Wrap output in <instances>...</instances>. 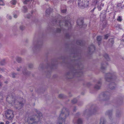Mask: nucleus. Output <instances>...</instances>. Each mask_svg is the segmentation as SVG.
<instances>
[{
    "instance_id": "nucleus-1",
    "label": "nucleus",
    "mask_w": 124,
    "mask_h": 124,
    "mask_svg": "<svg viewBox=\"0 0 124 124\" xmlns=\"http://www.w3.org/2000/svg\"><path fill=\"white\" fill-rule=\"evenodd\" d=\"M37 116L33 115L28 118L27 121L28 123L32 124L38 122L39 121L40 119L42 117V113L38 111H37Z\"/></svg>"
},
{
    "instance_id": "nucleus-2",
    "label": "nucleus",
    "mask_w": 124,
    "mask_h": 124,
    "mask_svg": "<svg viewBox=\"0 0 124 124\" xmlns=\"http://www.w3.org/2000/svg\"><path fill=\"white\" fill-rule=\"evenodd\" d=\"M68 112L64 108H63L58 118L57 124H62L64 121L66 116L69 115Z\"/></svg>"
},
{
    "instance_id": "nucleus-3",
    "label": "nucleus",
    "mask_w": 124,
    "mask_h": 124,
    "mask_svg": "<svg viewBox=\"0 0 124 124\" xmlns=\"http://www.w3.org/2000/svg\"><path fill=\"white\" fill-rule=\"evenodd\" d=\"M10 97L12 100V102L9 101V103H11L13 106L15 107L16 108L19 109L23 107V104L22 102H18L15 100L14 97H12L11 98V97Z\"/></svg>"
},
{
    "instance_id": "nucleus-4",
    "label": "nucleus",
    "mask_w": 124,
    "mask_h": 124,
    "mask_svg": "<svg viewBox=\"0 0 124 124\" xmlns=\"http://www.w3.org/2000/svg\"><path fill=\"white\" fill-rule=\"evenodd\" d=\"M78 4L79 5L83 7H86L89 4V1L88 0H78Z\"/></svg>"
},
{
    "instance_id": "nucleus-5",
    "label": "nucleus",
    "mask_w": 124,
    "mask_h": 124,
    "mask_svg": "<svg viewBox=\"0 0 124 124\" xmlns=\"http://www.w3.org/2000/svg\"><path fill=\"white\" fill-rule=\"evenodd\" d=\"M5 115L7 118L11 119L14 116L13 111L10 109L8 110L5 112Z\"/></svg>"
},
{
    "instance_id": "nucleus-6",
    "label": "nucleus",
    "mask_w": 124,
    "mask_h": 124,
    "mask_svg": "<svg viewBox=\"0 0 124 124\" xmlns=\"http://www.w3.org/2000/svg\"><path fill=\"white\" fill-rule=\"evenodd\" d=\"M74 120L73 122L74 123H76V124H82V121L81 119H79L77 121V122H76Z\"/></svg>"
},
{
    "instance_id": "nucleus-7",
    "label": "nucleus",
    "mask_w": 124,
    "mask_h": 124,
    "mask_svg": "<svg viewBox=\"0 0 124 124\" xmlns=\"http://www.w3.org/2000/svg\"><path fill=\"white\" fill-rule=\"evenodd\" d=\"M95 2L96 4L98 5H101L102 6H103L104 5V4L101 3V1L100 0H95Z\"/></svg>"
},
{
    "instance_id": "nucleus-8",
    "label": "nucleus",
    "mask_w": 124,
    "mask_h": 124,
    "mask_svg": "<svg viewBox=\"0 0 124 124\" xmlns=\"http://www.w3.org/2000/svg\"><path fill=\"white\" fill-rule=\"evenodd\" d=\"M77 23L78 25L80 26L83 25V22L82 20H80L79 19H78L77 20Z\"/></svg>"
},
{
    "instance_id": "nucleus-9",
    "label": "nucleus",
    "mask_w": 124,
    "mask_h": 124,
    "mask_svg": "<svg viewBox=\"0 0 124 124\" xmlns=\"http://www.w3.org/2000/svg\"><path fill=\"white\" fill-rule=\"evenodd\" d=\"M51 11L52 9L50 8H49L47 9L46 11V15H47V16L49 15L50 14V13L51 12Z\"/></svg>"
},
{
    "instance_id": "nucleus-10",
    "label": "nucleus",
    "mask_w": 124,
    "mask_h": 124,
    "mask_svg": "<svg viewBox=\"0 0 124 124\" xmlns=\"http://www.w3.org/2000/svg\"><path fill=\"white\" fill-rule=\"evenodd\" d=\"M98 84L99 85H96L95 87V88L97 89H99L101 87V81L99 82L98 83Z\"/></svg>"
},
{
    "instance_id": "nucleus-11",
    "label": "nucleus",
    "mask_w": 124,
    "mask_h": 124,
    "mask_svg": "<svg viewBox=\"0 0 124 124\" xmlns=\"http://www.w3.org/2000/svg\"><path fill=\"white\" fill-rule=\"evenodd\" d=\"M107 65V64L105 63L104 64H101V68L102 69H104L106 67V66Z\"/></svg>"
},
{
    "instance_id": "nucleus-12",
    "label": "nucleus",
    "mask_w": 124,
    "mask_h": 124,
    "mask_svg": "<svg viewBox=\"0 0 124 124\" xmlns=\"http://www.w3.org/2000/svg\"><path fill=\"white\" fill-rule=\"evenodd\" d=\"M102 39V37L101 36H97V41H98V44L99 45H100V44H99V42H100L101 41V40Z\"/></svg>"
},
{
    "instance_id": "nucleus-13",
    "label": "nucleus",
    "mask_w": 124,
    "mask_h": 124,
    "mask_svg": "<svg viewBox=\"0 0 124 124\" xmlns=\"http://www.w3.org/2000/svg\"><path fill=\"white\" fill-rule=\"evenodd\" d=\"M65 25L66 26L68 25V26L69 27V28H70V27L71 26L70 23L68 21L66 22H65Z\"/></svg>"
},
{
    "instance_id": "nucleus-14",
    "label": "nucleus",
    "mask_w": 124,
    "mask_h": 124,
    "mask_svg": "<svg viewBox=\"0 0 124 124\" xmlns=\"http://www.w3.org/2000/svg\"><path fill=\"white\" fill-rule=\"evenodd\" d=\"M90 51H91L92 50H94L95 48L93 45H92L90 47H89Z\"/></svg>"
},
{
    "instance_id": "nucleus-15",
    "label": "nucleus",
    "mask_w": 124,
    "mask_h": 124,
    "mask_svg": "<svg viewBox=\"0 0 124 124\" xmlns=\"http://www.w3.org/2000/svg\"><path fill=\"white\" fill-rule=\"evenodd\" d=\"M105 122L104 119L101 118L100 119V124H104Z\"/></svg>"
},
{
    "instance_id": "nucleus-16",
    "label": "nucleus",
    "mask_w": 124,
    "mask_h": 124,
    "mask_svg": "<svg viewBox=\"0 0 124 124\" xmlns=\"http://www.w3.org/2000/svg\"><path fill=\"white\" fill-rule=\"evenodd\" d=\"M122 18L120 16H119L117 19V21L119 22H121L122 21Z\"/></svg>"
},
{
    "instance_id": "nucleus-17",
    "label": "nucleus",
    "mask_w": 124,
    "mask_h": 124,
    "mask_svg": "<svg viewBox=\"0 0 124 124\" xmlns=\"http://www.w3.org/2000/svg\"><path fill=\"white\" fill-rule=\"evenodd\" d=\"M21 58L19 57H17L16 58V61L18 62H20L22 61Z\"/></svg>"
},
{
    "instance_id": "nucleus-18",
    "label": "nucleus",
    "mask_w": 124,
    "mask_h": 124,
    "mask_svg": "<svg viewBox=\"0 0 124 124\" xmlns=\"http://www.w3.org/2000/svg\"><path fill=\"white\" fill-rule=\"evenodd\" d=\"M104 57L107 60H109L108 55L107 54H104Z\"/></svg>"
},
{
    "instance_id": "nucleus-19",
    "label": "nucleus",
    "mask_w": 124,
    "mask_h": 124,
    "mask_svg": "<svg viewBox=\"0 0 124 124\" xmlns=\"http://www.w3.org/2000/svg\"><path fill=\"white\" fill-rule=\"evenodd\" d=\"M11 4L13 5H15L16 4V1L15 0H12L11 1Z\"/></svg>"
},
{
    "instance_id": "nucleus-20",
    "label": "nucleus",
    "mask_w": 124,
    "mask_h": 124,
    "mask_svg": "<svg viewBox=\"0 0 124 124\" xmlns=\"http://www.w3.org/2000/svg\"><path fill=\"white\" fill-rule=\"evenodd\" d=\"M5 60L3 59V60H2V61H1L0 62V63L1 64V65H3L5 63Z\"/></svg>"
},
{
    "instance_id": "nucleus-21",
    "label": "nucleus",
    "mask_w": 124,
    "mask_h": 124,
    "mask_svg": "<svg viewBox=\"0 0 124 124\" xmlns=\"http://www.w3.org/2000/svg\"><path fill=\"white\" fill-rule=\"evenodd\" d=\"M30 1V0H23V2L25 4H27Z\"/></svg>"
},
{
    "instance_id": "nucleus-22",
    "label": "nucleus",
    "mask_w": 124,
    "mask_h": 124,
    "mask_svg": "<svg viewBox=\"0 0 124 124\" xmlns=\"http://www.w3.org/2000/svg\"><path fill=\"white\" fill-rule=\"evenodd\" d=\"M77 102V100L75 99L72 101V102L73 103H76Z\"/></svg>"
},
{
    "instance_id": "nucleus-23",
    "label": "nucleus",
    "mask_w": 124,
    "mask_h": 124,
    "mask_svg": "<svg viewBox=\"0 0 124 124\" xmlns=\"http://www.w3.org/2000/svg\"><path fill=\"white\" fill-rule=\"evenodd\" d=\"M23 11L24 12H26L27 11V8L26 7L24 6L23 7Z\"/></svg>"
},
{
    "instance_id": "nucleus-24",
    "label": "nucleus",
    "mask_w": 124,
    "mask_h": 124,
    "mask_svg": "<svg viewBox=\"0 0 124 124\" xmlns=\"http://www.w3.org/2000/svg\"><path fill=\"white\" fill-rule=\"evenodd\" d=\"M3 0H0V5H4Z\"/></svg>"
},
{
    "instance_id": "nucleus-25",
    "label": "nucleus",
    "mask_w": 124,
    "mask_h": 124,
    "mask_svg": "<svg viewBox=\"0 0 124 124\" xmlns=\"http://www.w3.org/2000/svg\"><path fill=\"white\" fill-rule=\"evenodd\" d=\"M16 74L14 73H13L11 75V76L13 78H15L16 77Z\"/></svg>"
},
{
    "instance_id": "nucleus-26",
    "label": "nucleus",
    "mask_w": 124,
    "mask_h": 124,
    "mask_svg": "<svg viewBox=\"0 0 124 124\" xmlns=\"http://www.w3.org/2000/svg\"><path fill=\"white\" fill-rule=\"evenodd\" d=\"M98 5V7H97V8L98 9V10L99 11H100L101 10V6H101V5Z\"/></svg>"
},
{
    "instance_id": "nucleus-27",
    "label": "nucleus",
    "mask_w": 124,
    "mask_h": 124,
    "mask_svg": "<svg viewBox=\"0 0 124 124\" xmlns=\"http://www.w3.org/2000/svg\"><path fill=\"white\" fill-rule=\"evenodd\" d=\"M109 36L108 34H107L105 35L104 39H108V37Z\"/></svg>"
},
{
    "instance_id": "nucleus-28",
    "label": "nucleus",
    "mask_w": 124,
    "mask_h": 124,
    "mask_svg": "<svg viewBox=\"0 0 124 124\" xmlns=\"http://www.w3.org/2000/svg\"><path fill=\"white\" fill-rule=\"evenodd\" d=\"M113 84H110L109 85V87H110V88L111 89H113L115 88V86H113V87H112L111 86H112Z\"/></svg>"
},
{
    "instance_id": "nucleus-29",
    "label": "nucleus",
    "mask_w": 124,
    "mask_h": 124,
    "mask_svg": "<svg viewBox=\"0 0 124 124\" xmlns=\"http://www.w3.org/2000/svg\"><path fill=\"white\" fill-rule=\"evenodd\" d=\"M61 11V12L62 13H65L66 12V9H64L62 10Z\"/></svg>"
},
{
    "instance_id": "nucleus-30",
    "label": "nucleus",
    "mask_w": 124,
    "mask_h": 124,
    "mask_svg": "<svg viewBox=\"0 0 124 124\" xmlns=\"http://www.w3.org/2000/svg\"><path fill=\"white\" fill-rule=\"evenodd\" d=\"M61 29H57V32H59L61 31Z\"/></svg>"
},
{
    "instance_id": "nucleus-31",
    "label": "nucleus",
    "mask_w": 124,
    "mask_h": 124,
    "mask_svg": "<svg viewBox=\"0 0 124 124\" xmlns=\"http://www.w3.org/2000/svg\"><path fill=\"white\" fill-rule=\"evenodd\" d=\"M20 29H21L22 30H23V29L24 28V27L23 26H21L20 27Z\"/></svg>"
},
{
    "instance_id": "nucleus-32",
    "label": "nucleus",
    "mask_w": 124,
    "mask_h": 124,
    "mask_svg": "<svg viewBox=\"0 0 124 124\" xmlns=\"http://www.w3.org/2000/svg\"><path fill=\"white\" fill-rule=\"evenodd\" d=\"M59 96L60 98H62L63 97V95L62 94H60L59 95Z\"/></svg>"
},
{
    "instance_id": "nucleus-33",
    "label": "nucleus",
    "mask_w": 124,
    "mask_h": 124,
    "mask_svg": "<svg viewBox=\"0 0 124 124\" xmlns=\"http://www.w3.org/2000/svg\"><path fill=\"white\" fill-rule=\"evenodd\" d=\"M95 8H96V7H94L93 8V10H91V12H93L94 11V10L95 9Z\"/></svg>"
},
{
    "instance_id": "nucleus-34",
    "label": "nucleus",
    "mask_w": 124,
    "mask_h": 124,
    "mask_svg": "<svg viewBox=\"0 0 124 124\" xmlns=\"http://www.w3.org/2000/svg\"><path fill=\"white\" fill-rule=\"evenodd\" d=\"M7 17L8 18H9V19H11V17L10 15H8L7 16Z\"/></svg>"
},
{
    "instance_id": "nucleus-35",
    "label": "nucleus",
    "mask_w": 124,
    "mask_h": 124,
    "mask_svg": "<svg viewBox=\"0 0 124 124\" xmlns=\"http://www.w3.org/2000/svg\"><path fill=\"white\" fill-rule=\"evenodd\" d=\"M17 17V16L16 15H14V17L15 18H16Z\"/></svg>"
},
{
    "instance_id": "nucleus-36",
    "label": "nucleus",
    "mask_w": 124,
    "mask_h": 124,
    "mask_svg": "<svg viewBox=\"0 0 124 124\" xmlns=\"http://www.w3.org/2000/svg\"><path fill=\"white\" fill-rule=\"evenodd\" d=\"M9 123L8 121H7L6 122V124H9Z\"/></svg>"
},
{
    "instance_id": "nucleus-37",
    "label": "nucleus",
    "mask_w": 124,
    "mask_h": 124,
    "mask_svg": "<svg viewBox=\"0 0 124 124\" xmlns=\"http://www.w3.org/2000/svg\"><path fill=\"white\" fill-rule=\"evenodd\" d=\"M124 8V5H123L121 7V8L122 9H123Z\"/></svg>"
},
{
    "instance_id": "nucleus-38",
    "label": "nucleus",
    "mask_w": 124,
    "mask_h": 124,
    "mask_svg": "<svg viewBox=\"0 0 124 124\" xmlns=\"http://www.w3.org/2000/svg\"><path fill=\"white\" fill-rule=\"evenodd\" d=\"M0 124H4L3 122H1L0 123Z\"/></svg>"
},
{
    "instance_id": "nucleus-39",
    "label": "nucleus",
    "mask_w": 124,
    "mask_h": 124,
    "mask_svg": "<svg viewBox=\"0 0 124 124\" xmlns=\"http://www.w3.org/2000/svg\"><path fill=\"white\" fill-rule=\"evenodd\" d=\"M111 42H112V43H113L114 42V41L113 40H112L111 41Z\"/></svg>"
},
{
    "instance_id": "nucleus-40",
    "label": "nucleus",
    "mask_w": 124,
    "mask_h": 124,
    "mask_svg": "<svg viewBox=\"0 0 124 124\" xmlns=\"http://www.w3.org/2000/svg\"><path fill=\"white\" fill-rule=\"evenodd\" d=\"M61 22H60V23H59V25H60V27H61Z\"/></svg>"
},
{
    "instance_id": "nucleus-41",
    "label": "nucleus",
    "mask_w": 124,
    "mask_h": 124,
    "mask_svg": "<svg viewBox=\"0 0 124 124\" xmlns=\"http://www.w3.org/2000/svg\"><path fill=\"white\" fill-rule=\"evenodd\" d=\"M2 84L0 82V86H1V85Z\"/></svg>"
},
{
    "instance_id": "nucleus-42",
    "label": "nucleus",
    "mask_w": 124,
    "mask_h": 124,
    "mask_svg": "<svg viewBox=\"0 0 124 124\" xmlns=\"http://www.w3.org/2000/svg\"><path fill=\"white\" fill-rule=\"evenodd\" d=\"M17 70L18 71H19L20 70L19 69H17Z\"/></svg>"
},
{
    "instance_id": "nucleus-43",
    "label": "nucleus",
    "mask_w": 124,
    "mask_h": 124,
    "mask_svg": "<svg viewBox=\"0 0 124 124\" xmlns=\"http://www.w3.org/2000/svg\"><path fill=\"white\" fill-rule=\"evenodd\" d=\"M23 73H24V74H26V73H25H25H24V72H23Z\"/></svg>"
},
{
    "instance_id": "nucleus-44",
    "label": "nucleus",
    "mask_w": 124,
    "mask_h": 124,
    "mask_svg": "<svg viewBox=\"0 0 124 124\" xmlns=\"http://www.w3.org/2000/svg\"><path fill=\"white\" fill-rule=\"evenodd\" d=\"M8 97L7 98V100H8Z\"/></svg>"
},
{
    "instance_id": "nucleus-45",
    "label": "nucleus",
    "mask_w": 124,
    "mask_h": 124,
    "mask_svg": "<svg viewBox=\"0 0 124 124\" xmlns=\"http://www.w3.org/2000/svg\"><path fill=\"white\" fill-rule=\"evenodd\" d=\"M108 115L109 114V112H108Z\"/></svg>"
},
{
    "instance_id": "nucleus-46",
    "label": "nucleus",
    "mask_w": 124,
    "mask_h": 124,
    "mask_svg": "<svg viewBox=\"0 0 124 124\" xmlns=\"http://www.w3.org/2000/svg\"><path fill=\"white\" fill-rule=\"evenodd\" d=\"M109 79H110V80H111V78H109Z\"/></svg>"
},
{
    "instance_id": "nucleus-47",
    "label": "nucleus",
    "mask_w": 124,
    "mask_h": 124,
    "mask_svg": "<svg viewBox=\"0 0 124 124\" xmlns=\"http://www.w3.org/2000/svg\"><path fill=\"white\" fill-rule=\"evenodd\" d=\"M106 80H107V81H108V79H107Z\"/></svg>"
},
{
    "instance_id": "nucleus-48",
    "label": "nucleus",
    "mask_w": 124,
    "mask_h": 124,
    "mask_svg": "<svg viewBox=\"0 0 124 124\" xmlns=\"http://www.w3.org/2000/svg\"><path fill=\"white\" fill-rule=\"evenodd\" d=\"M29 67H30V68H31V67H30V66H29Z\"/></svg>"
},
{
    "instance_id": "nucleus-49",
    "label": "nucleus",
    "mask_w": 124,
    "mask_h": 124,
    "mask_svg": "<svg viewBox=\"0 0 124 124\" xmlns=\"http://www.w3.org/2000/svg\"><path fill=\"white\" fill-rule=\"evenodd\" d=\"M1 77V76L0 75V78Z\"/></svg>"
},
{
    "instance_id": "nucleus-50",
    "label": "nucleus",
    "mask_w": 124,
    "mask_h": 124,
    "mask_svg": "<svg viewBox=\"0 0 124 124\" xmlns=\"http://www.w3.org/2000/svg\"><path fill=\"white\" fill-rule=\"evenodd\" d=\"M46 0V1H47L48 0Z\"/></svg>"
}]
</instances>
